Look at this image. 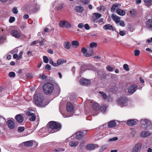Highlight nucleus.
I'll return each instance as SVG.
<instances>
[{
	"instance_id": "obj_30",
	"label": "nucleus",
	"mask_w": 152,
	"mask_h": 152,
	"mask_svg": "<svg viewBox=\"0 0 152 152\" xmlns=\"http://www.w3.org/2000/svg\"><path fill=\"white\" fill-rule=\"evenodd\" d=\"M78 143V141H72L69 142V145L72 147L76 146L77 145Z\"/></svg>"
},
{
	"instance_id": "obj_43",
	"label": "nucleus",
	"mask_w": 152,
	"mask_h": 152,
	"mask_svg": "<svg viewBox=\"0 0 152 152\" xmlns=\"http://www.w3.org/2000/svg\"><path fill=\"white\" fill-rule=\"evenodd\" d=\"M93 15L91 17V19L94 23H97L98 21L97 19Z\"/></svg>"
},
{
	"instance_id": "obj_1",
	"label": "nucleus",
	"mask_w": 152,
	"mask_h": 152,
	"mask_svg": "<svg viewBox=\"0 0 152 152\" xmlns=\"http://www.w3.org/2000/svg\"><path fill=\"white\" fill-rule=\"evenodd\" d=\"M49 125V132L50 133H53L60 131L62 127L61 124L58 122L52 121L48 123Z\"/></svg>"
},
{
	"instance_id": "obj_29",
	"label": "nucleus",
	"mask_w": 152,
	"mask_h": 152,
	"mask_svg": "<svg viewBox=\"0 0 152 152\" xmlns=\"http://www.w3.org/2000/svg\"><path fill=\"white\" fill-rule=\"evenodd\" d=\"M92 106L93 109L95 111H98L99 109V105L97 103H94L92 104Z\"/></svg>"
},
{
	"instance_id": "obj_6",
	"label": "nucleus",
	"mask_w": 152,
	"mask_h": 152,
	"mask_svg": "<svg viewBox=\"0 0 152 152\" xmlns=\"http://www.w3.org/2000/svg\"><path fill=\"white\" fill-rule=\"evenodd\" d=\"M137 89V85L136 84H133L128 87V91L129 94L132 95L134 93Z\"/></svg>"
},
{
	"instance_id": "obj_11",
	"label": "nucleus",
	"mask_w": 152,
	"mask_h": 152,
	"mask_svg": "<svg viewBox=\"0 0 152 152\" xmlns=\"http://www.w3.org/2000/svg\"><path fill=\"white\" fill-rule=\"evenodd\" d=\"M98 145L93 144H88L86 145V148L88 150H94L96 148L98 147Z\"/></svg>"
},
{
	"instance_id": "obj_7",
	"label": "nucleus",
	"mask_w": 152,
	"mask_h": 152,
	"mask_svg": "<svg viewBox=\"0 0 152 152\" xmlns=\"http://www.w3.org/2000/svg\"><path fill=\"white\" fill-rule=\"evenodd\" d=\"M87 133V131H83L77 132L76 134V138L78 140H80Z\"/></svg>"
},
{
	"instance_id": "obj_54",
	"label": "nucleus",
	"mask_w": 152,
	"mask_h": 152,
	"mask_svg": "<svg viewBox=\"0 0 152 152\" xmlns=\"http://www.w3.org/2000/svg\"><path fill=\"white\" fill-rule=\"evenodd\" d=\"M81 50L82 52L84 54L86 53L87 52V50L84 47L82 48Z\"/></svg>"
},
{
	"instance_id": "obj_58",
	"label": "nucleus",
	"mask_w": 152,
	"mask_h": 152,
	"mask_svg": "<svg viewBox=\"0 0 152 152\" xmlns=\"http://www.w3.org/2000/svg\"><path fill=\"white\" fill-rule=\"evenodd\" d=\"M141 121H144L145 122L146 124L147 125L149 124V123H150V121H149V120H147V119H142Z\"/></svg>"
},
{
	"instance_id": "obj_36",
	"label": "nucleus",
	"mask_w": 152,
	"mask_h": 152,
	"mask_svg": "<svg viewBox=\"0 0 152 152\" xmlns=\"http://www.w3.org/2000/svg\"><path fill=\"white\" fill-rule=\"evenodd\" d=\"M65 151V149L63 148H58L57 149H55L54 151H55L57 152H59L61 151Z\"/></svg>"
},
{
	"instance_id": "obj_21",
	"label": "nucleus",
	"mask_w": 152,
	"mask_h": 152,
	"mask_svg": "<svg viewBox=\"0 0 152 152\" xmlns=\"http://www.w3.org/2000/svg\"><path fill=\"white\" fill-rule=\"evenodd\" d=\"M146 25L148 28L152 30V19H148L147 21Z\"/></svg>"
},
{
	"instance_id": "obj_4",
	"label": "nucleus",
	"mask_w": 152,
	"mask_h": 152,
	"mask_svg": "<svg viewBox=\"0 0 152 152\" xmlns=\"http://www.w3.org/2000/svg\"><path fill=\"white\" fill-rule=\"evenodd\" d=\"M59 26L61 27L66 28H70L72 26L70 23L65 20H61L59 22Z\"/></svg>"
},
{
	"instance_id": "obj_25",
	"label": "nucleus",
	"mask_w": 152,
	"mask_h": 152,
	"mask_svg": "<svg viewBox=\"0 0 152 152\" xmlns=\"http://www.w3.org/2000/svg\"><path fill=\"white\" fill-rule=\"evenodd\" d=\"M119 5H120L119 4H113L111 7V11L113 12H114L116 9L117 10V9H118L117 8L118 7V6Z\"/></svg>"
},
{
	"instance_id": "obj_34",
	"label": "nucleus",
	"mask_w": 152,
	"mask_h": 152,
	"mask_svg": "<svg viewBox=\"0 0 152 152\" xmlns=\"http://www.w3.org/2000/svg\"><path fill=\"white\" fill-rule=\"evenodd\" d=\"M71 43L73 46H75L77 47L79 45L78 42L75 40L72 41Z\"/></svg>"
},
{
	"instance_id": "obj_50",
	"label": "nucleus",
	"mask_w": 152,
	"mask_h": 152,
	"mask_svg": "<svg viewBox=\"0 0 152 152\" xmlns=\"http://www.w3.org/2000/svg\"><path fill=\"white\" fill-rule=\"evenodd\" d=\"M120 25L123 27H124L125 26V24L124 23V21L123 20H120L119 21Z\"/></svg>"
},
{
	"instance_id": "obj_42",
	"label": "nucleus",
	"mask_w": 152,
	"mask_h": 152,
	"mask_svg": "<svg viewBox=\"0 0 152 152\" xmlns=\"http://www.w3.org/2000/svg\"><path fill=\"white\" fill-rule=\"evenodd\" d=\"M43 59L44 62L45 63H48L49 61L48 57L46 56H43Z\"/></svg>"
},
{
	"instance_id": "obj_2",
	"label": "nucleus",
	"mask_w": 152,
	"mask_h": 152,
	"mask_svg": "<svg viewBox=\"0 0 152 152\" xmlns=\"http://www.w3.org/2000/svg\"><path fill=\"white\" fill-rule=\"evenodd\" d=\"M44 97L42 94H36L34 97V101L37 105L42 107V104L44 101Z\"/></svg>"
},
{
	"instance_id": "obj_13",
	"label": "nucleus",
	"mask_w": 152,
	"mask_h": 152,
	"mask_svg": "<svg viewBox=\"0 0 152 152\" xmlns=\"http://www.w3.org/2000/svg\"><path fill=\"white\" fill-rule=\"evenodd\" d=\"M13 36L16 38H19L20 36V32L16 30H13L12 31Z\"/></svg>"
},
{
	"instance_id": "obj_62",
	"label": "nucleus",
	"mask_w": 152,
	"mask_h": 152,
	"mask_svg": "<svg viewBox=\"0 0 152 152\" xmlns=\"http://www.w3.org/2000/svg\"><path fill=\"white\" fill-rule=\"evenodd\" d=\"M48 53L51 54L53 53V50L51 49H50L48 50Z\"/></svg>"
},
{
	"instance_id": "obj_28",
	"label": "nucleus",
	"mask_w": 152,
	"mask_h": 152,
	"mask_svg": "<svg viewBox=\"0 0 152 152\" xmlns=\"http://www.w3.org/2000/svg\"><path fill=\"white\" fill-rule=\"evenodd\" d=\"M91 66L90 64H85L81 66V69L82 70L85 71L89 69V67Z\"/></svg>"
},
{
	"instance_id": "obj_39",
	"label": "nucleus",
	"mask_w": 152,
	"mask_h": 152,
	"mask_svg": "<svg viewBox=\"0 0 152 152\" xmlns=\"http://www.w3.org/2000/svg\"><path fill=\"white\" fill-rule=\"evenodd\" d=\"M106 69L110 72H112L114 70L113 68L110 65L107 66Z\"/></svg>"
},
{
	"instance_id": "obj_51",
	"label": "nucleus",
	"mask_w": 152,
	"mask_h": 152,
	"mask_svg": "<svg viewBox=\"0 0 152 152\" xmlns=\"http://www.w3.org/2000/svg\"><path fill=\"white\" fill-rule=\"evenodd\" d=\"M45 68L46 69L48 70H50L51 69V66L49 64H47L46 65Z\"/></svg>"
},
{
	"instance_id": "obj_53",
	"label": "nucleus",
	"mask_w": 152,
	"mask_h": 152,
	"mask_svg": "<svg viewBox=\"0 0 152 152\" xmlns=\"http://www.w3.org/2000/svg\"><path fill=\"white\" fill-rule=\"evenodd\" d=\"M107 148V146L106 145H104L102 146L101 148V150L103 151L105 150Z\"/></svg>"
},
{
	"instance_id": "obj_3",
	"label": "nucleus",
	"mask_w": 152,
	"mask_h": 152,
	"mask_svg": "<svg viewBox=\"0 0 152 152\" xmlns=\"http://www.w3.org/2000/svg\"><path fill=\"white\" fill-rule=\"evenodd\" d=\"M43 88L44 92L47 94H49L53 91L54 86L51 83H48L43 85Z\"/></svg>"
},
{
	"instance_id": "obj_52",
	"label": "nucleus",
	"mask_w": 152,
	"mask_h": 152,
	"mask_svg": "<svg viewBox=\"0 0 152 152\" xmlns=\"http://www.w3.org/2000/svg\"><path fill=\"white\" fill-rule=\"evenodd\" d=\"M63 4H61L59 5L57 7V9L58 10H61L63 7Z\"/></svg>"
},
{
	"instance_id": "obj_24",
	"label": "nucleus",
	"mask_w": 152,
	"mask_h": 152,
	"mask_svg": "<svg viewBox=\"0 0 152 152\" xmlns=\"http://www.w3.org/2000/svg\"><path fill=\"white\" fill-rule=\"evenodd\" d=\"M116 12L118 14L121 16L124 15L126 13L125 11L120 9H117Z\"/></svg>"
},
{
	"instance_id": "obj_55",
	"label": "nucleus",
	"mask_w": 152,
	"mask_h": 152,
	"mask_svg": "<svg viewBox=\"0 0 152 152\" xmlns=\"http://www.w3.org/2000/svg\"><path fill=\"white\" fill-rule=\"evenodd\" d=\"M81 2L85 4H87L89 2V0H81Z\"/></svg>"
},
{
	"instance_id": "obj_45",
	"label": "nucleus",
	"mask_w": 152,
	"mask_h": 152,
	"mask_svg": "<svg viewBox=\"0 0 152 152\" xmlns=\"http://www.w3.org/2000/svg\"><path fill=\"white\" fill-rule=\"evenodd\" d=\"M130 13L132 16H134L136 14V11L134 10H132L130 11Z\"/></svg>"
},
{
	"instance_id": "obj_20",
	"label": "nucleus",
	"mask_w": 152,
	"mask_h": 152,
	"mask_svg": "<svg viewBox=\"0 0 152 152\" xmlns=\"http://www.w3.org/2000/svg\"><path fill=\"white\" fill-rule=\"evenodd\" d=\"M145 5L148 7L152 6V0H143Z\"/></svg>"
},
{
	"instance_id": "obj_46",
	"label": "nucleus",
	"mask_w": 152,
	"mask_h": 152,
	"mask_svg": "<svg viewBox=\"0 0 152 152\" xmlns=\"http://www.w3.org/2000/svg\"><path fill=\"white\" fill-rule=\"evenodd\" d=\"M12 11L14 14H17L18 13V11L17 10V9L16 7H14L12 10Z\"/></svg>"
},
{
	"instance_id": "obj_47",
	"label": "nucleus",
	"mask_w": 152,
	"mask_h": 152,
	"mask_svg": "<svg viewBox=\"0 0 152 152\" xmlns=\"http://www.w3.org/2000/svg\"><path fill=\"white\" fill-rule=\"evenodd\" d=\"M134 55L135 56H137L139 55L140 54V51L139 50H136L134 51Z\"/></svg>"
},
{
	"instance_id": "obj_10",
	"label": "nucleus",
	"mask_w": 152,
	"mask_h": 152,
	"mask_svg": "<svg viewBox=\"0 0 152 152\" xmlns=\"http://www.w3.org/2000/svg\"><path fill=\"white\" fill-rule=\"evenodd\" d=\"M7 125L8 127L10 129H13L15 126L14 122L11 119L8 120L7 121Z\"/></svg>"
},
{
	"instance_id": "obj_5",
	"label": "nucleus",
	"mask_w": 152,
	"mask_h": 152,
	"mask_svg": "<svg viewBox=\"0 0 152 152\" xmlns=\"http://www.w3.org/2000/svg\"><path fill=\"white\" fill-rule=\"evenodd\" d=\"M128 101V99L127 97L125 96L121 97L119 98L118 100V102L119 104L122 106L126 105V104L127 103Z\"/></svg>"
},
{
	"instance_id": "obj_48",
	"label": "nucleus",
	"mask_w": 152,
	"mask_h": 152,
	"mask_svg": "<svg viewBox=\"0 0 152 152\" xmlns=\"http://www.w3.org/2000/svg\"><path fill=\"white\" fill-rule=\"evenodd\" d=\"M9 76L10 77H14L15 76V73L14 72H10L9 73Z\"/></svg>"
},
{
	"instance_id": "obj_33",
	"label": "nucleus",
	"mask_w": 152,
	"mask_h": 152,
	"mask_svg": "<svg viewBox=\"0 0 152 152\" xmlns=\"http://www.w3.org/2000/svg\"><path fill=\"white\" fill-rule=\"evenodd\" d=\"M26 76L28 79L30 80L33 77V75L31 73H28L26 75Z\"/></svg>"
},
{
	"instance_id": "obj_23",
	"label": "nucleus",
	"mask_w": 152,
	"mask_h": 152,
	"mask_svg": "<svg viewBox=\"0 0 152 152\" xmlns=\"http://www.w3.org/2000/svg\"><path fill=\"white\" fill-rule=\"evenodd\" d=\"M108 127L109 128L113 127L116 125V123L114 121H111L108 123Z\"/></svg>"
},
{
	"instance_id": "obj_15",
	"label": "nucleus",
	"mask_w": 152,
	"mask_h": 152,
	"mask_svg": "<svg viewBox=\"0 0 152 152\" xmlns=\"http://www.w3.org/2000/svg\"><path fill=\"white\" fill-rule=\"evenodd\" d=\"M15 119L19 123H21L23 121V117L20 114H18L16 115Z\"/></svg>"
},
{
	"instance_id": "obj_32",
	"label": "nucleus",
	"mask_w": 152,
	"mask_h": 152,
	"mask_svg": "<svg viewBox=\"0 0 152 152\" xmlns=\"http://www.w3.org/2000/svg\"><path fill=\"white\" fill-rule=\"evenodd\" d=\"M107 106L105 105H102L100 107V110L103 113H104L106 110Z\"/></svg>"
},
{
	"instance_id": "obj_16",
	"label": "nucleus",
	"mask_w": 152,
	"mask_h": 152,
	"mask_svg": "<svg viewBox=\"0 0 152 152\" xmlns=\"http://www.w3.org/2000/svg\"><path fill=\"white\" fill-rule=\"evenodd\" d=\"M151 133L148 131H142L141 133V136L143 137H147L150 135Z\"/></svg>"
},
{
	"instance_id": "obj_27",
	"label": "nucleus",
	"mask_w": 152,
	"mask_h": 152,
	"mask_svg": "<svg viewBox=\"0 0 152 152\" xmlns=\"http://www.w3.org/2000/svg\"><path fill=\"white\" fill-rule=\"evenodd\" d=\"M70 44L68 42H65L64 44V47L65 48L69 49L70 48Z\"/></svg>"
},
{
	"instance_id": "obj_41",
	"label": "nucleus",
	"mask_w": 152,
	"mask_h": 152,
	"mask_svg": "<svg viewBox=\"0 0 152 152\" xmlns=\"http://www.w3.org/2000/svg\"><path fill=\"white\" fill-rule=\"evenodd\" d=\"M97 44L96 43L92 42L90 44V47L91 48H93L94 47H96L97 46Z\"/></svg>"
},
{
	"instance_id": "obj_31",
	"label": "nucleus",
	"mask_w": 152,
	"mask_h": 152,
	"mask_svg": "<svg viewBox=\"0 0 152 152\" xmlns=\"http://www.w3.org/2000/svg\"><path fill=\"white\" fill-rule=\"evenodd\" d=\"M65 62L66 61H65L64 59L60 58L57 60L56 64H57V66H58V65L62 64Z\"/></svg>"
},
{
	"instance_id": "obj_17",
	"label": "nucleus",
	"mask_w": 152,
	"mask_h": 152,
	"mask_svg": "<svg viewBox=\"0 0 152 152\" xmlns=\"http://www.w3.org/2000/svg\"><path fill=\"white\" fill-rule=\"evenodd\" d=\"M103 28L105 30H108L112 31H113L114 30L113 27L110 24H108L104 25Z\"/></svg>"
},
{
	"instance_id": "obj_61",
	"label": "nucleus",
	"mask_w": 152,
	"mask_h": 152,
	"mask_svg": "<svg viewBox=\"0 0 152 152\" xmlns=\"http://www.w3.org/2000/svg\"><path fill=\"white\" fill-rule=\"evenodd\" d=\"M92 55V53H86L85 55V56L87 57H89L91 56Z\"/></svg>"
},
{
	"instance_id": "obj_22",
	"label": "nucleus",
	"mask_w": 152,
	"mask_h": 152,
	"mask_svg": "<svg viewBox=\"0 0 152 152\" xmlns=\"http://www.w3.org/2000/svg\"><path fill=\"white\" fill-rule=\"evenodd\" d=\"M24 145L27 147H31L33 144V142L32 140H29L23 142Z\"/></svg>"
},
{
	"instance_id": "obj_59",
	"label": "nucleus",
	"mask_w": 152,
	"mask_h": 152,
	"mask_svg": "<svg viewBox=\"0 0 152 152\" xmlns=\"http://www.w3.org/2000/svg\"><path fill=\"white\" fill-rule=\"evenodd\" d=\"M84 26V25L82 23H80L78 25V27L79 28H81Z\"/></svg>"
},
{
	"instance_id": "obj_60",
	"label": "nucleus",
	"mask_w": 152,
	"mask_h": 152,
	"mask_svg": "<svg viewBox=\"0 0 152 152\" xmlns=\"http://www.w3.org/2000/svg\"><path fill=\"white\" fill-rule=\"evenodd\" d=\"M86 30H88L89 29V26L88 24H86L84 26Z\"/></svg>"
},
{
	"instance_id": "obj_12",
	"label": "nucleus",
	"mask_w": 152,
	"mask_h": 152,
	"mask_svg": "<svg viewBox=\"0 0 152 152\" xmlns=\"http://www.w3.org/2000/svg\"><path fill=\"white\" fill-rule=\"evenodd\" d=\"M80 82L81 85L87 86L90 84V81L89 80L83 78L80 80Z\"/></svg>"
},
{
	"instance_id": "obj_8",
	"label": "nucleus",
	"mask_w": 152,
	"mask_h": 152,
	"mask_svg": "<svg viewBox=\"0 0 152 152\" xmlns=\"http://www.w3.org/2000/svg\"><path fill=\"white\" fill-rule=\"evenodd\" d=\"M142 147V144L138 143L135 144L132 149V152H140Z\"/></svg>"
},
{
	"instance_id": "obj_38",
	"label": "nucleus",
	"mask_w": 152,
	"mask_h": 152,
	"mask_svg": "<svg viewBox=\"0 0 152 152\" xmlns=\"http://www.w3.org/2000/svg\"><path fill=\"white\" fill-rule=\"evenodd\" d=\"M99 93L101 94L102 96V97L104 99H106L107 98V96L106 94L104 92L102 91H99Z\"/></svg>"
},
{
	"instance_id": "obj_26",
	"label": "nucleus",
	"mask_w": 152,
	"mask_h": 152,
	"mask_svg": "<svg viewBox=\"0 0 152 152\" xmlns=\"http://www.w3.org/2000/svg\"><path fill=\"white\" fill-rule=\"evenodd\" d=\"M75 10L77 12H82L84 10L83 8L80 5L77 6L75 7Z\"/></svg>"
},
{
	"instance_id": "obj_9",
	"label": "nucleus",
	"mask_w": 152,
	"mask_h": 152,
	"mask_svg": "<svg viewBox=\"0 0 152 152\" xmlns=\"http://www.w3.org/2000/svg\"><path fill=\"white\" fill-rule=\"evenodd\" d=\"M26 114L28 116L31 117L29 119L30 121H34L36 119V116L34 113L30 111H27L26 113Z\"/></svg>"
},
{
	"instance_id": "obj_40",
	"label": "nucleus",
	"mask_w": 152,
	"mask_h": 152,
	"mask_svg": "<svg viewBox=\"0 0 152 152\" xmlns=\"http://www.w3.org/2000/svg\"><path fill=\"white\" fill-rule=\"evenodd\" d=\"M123 68L126 71H129V70L128 65L127 64H125L124 65Z\"/></svg>"
},
{
	"instance_id": "obj_56",
	"label": "nucleus",
	"mask_w": 152,
	"mask_h": 152,
	"mask_svg": "<svg viewBox=\"0 0 152 152\" xmlns=\"http://www.w3.org/2000/svg\"><path fill=\"white\" fill-rule=\"evenodd\" d=\"M119 34L121 36H124L126 34L124 31H120L119 32Z\"/></svg>"
},
{
	"instance_id": "obj_35",
	"label": "nucleus",
	"mask_w": 152,
	"mask_h": 152,
	"mask_svg": "<svg viewBox=\"0 0 152 152\" xmlns=\"http://www.w3.org/2000/svg\"><path fill=\"white\" fill-rule=\"evenodd\" d=\"M93 15H95V16L98 19L100 18L102 15L99 13H95L93 14Z\"/></svg>"
},
{
	"instance_id": "obj_18",
	"label": "nucleus",
	"mask_w": 152,
	"mask_h": 152,
	"mask_svg": "<svg viewBox=\"0 0 152 152\" xmlns=\"http://www.w3.org/2000/svg\"><path fill=\"white\" fill-rule=\"evenodd\" d=\"M112 18L116 23H119L120 18L115 14H113L112 16Z\"/></svg>"
},
{
	"instance_id": "obj_44",
	"label": "nucleus",
	"mask_w": 152,
	"mask_h": 152,
	"mask_svg": "<svg viewBox=\"0 0 152 152\" xmlns=\"http://www.w3.org/2000/svg\"><path fill=\"white\" fill-rule=\"evenodd\" d=\"M49 62L54 66H58L57 64L56 63H54L51 60H49Z\"/></svg>"
},
{
	"instance_id": "obj_57",
	"label": "nucleus",
	"mask_w": 152,
	"mask_h": 152,
	"mask_svg": "<svg viewBox=\"0 0 152 152\" xmlns=\"http://www.w3.org/2000/svg\"><path fill=\"white\" fill-rule=\"evenodd\" d=\"M118 138L117 137H115L111 138L109 140L110 141H116L118 140Z\"/></svg>"
},
{
	"instance_id": "obj_63",
	"label": "nucleus",
	"mask_w": 152,
	"mask_h": 152,
	"mask_svg": "<svg viewBox=\"0 0 152 152\" xmlns=\"http://www.w3.org/2000/svg\"><path fill=\"white\" fill-rule=\"evenodd\" d=\"M49 29L48 28H46L44 30V31L42 33V34H45V32H48L49 31Z\"/></svg>"
},
{
	"instance_id": "obj_64",
	"label": "nucleus",
	"mask_w": 152,
	"mask_h": 152,
	"mask_svg": "<svg viewBox=\"0 0 152 152\" xmlns=\"http://www.w3.org/2000/svg\"><path fill=\"white\" fill-rule=\"evenodd\" d=\"M27 54L28 56H30L32 55V53L31 51H29L27 52Z\"/></svg>"
},
{
	"instance_id": "obj_14",
	"label": "nucleus",
	"mask_w": 152,
	"mask_h": 152,
	"mask_svg": "<svg viewBox=\"0 0 152 152\" xmlns=\"http://www.w3.org/2000/svg\"><path fill=\"white\" fill-rule=\"evenodd\" d=\"M66 109L67 111L68 112H72L74 110L73 105L69 102H67L66 106Z\"/></svg>"
},
{
	"instance_id": "obj_19",
	"label": "nucleus",
	"mask_w": 152,
	"mask_h": 152,
	"mask_svg": "<svg viewBox=\"0 0 152 152\" xmlns=\"http://www.w3.org/2000/svg\"><path fill=\"white\" fill-rule=\"evenodd\" d=\"M136 124V121L133 119L129 120L127 122V124L130 126L134 125Z\"/></svg>"
},
{
	"instance_id": "obj_49",
	"label": "nucleus",
	"mask_w": 152,
	"mask_h": 152,
	"mask_svg": "<svg viewBox=\"0 0 152 152\" xmlns=\"http://www.w3.org/2000/svg\"><path fill=\"white\" fill-rule=\"evenodd\" d=\"M15 20V18L14 17H11L9 19V21L10 23H12Z\"/></svg>"
},
{
	"instance_id": "obj_37",
	"label": "nucleus",
	"mask_w": 152,
	"mask_h": 152,
	"mask_svg": "<svg viewBox=\"0 0 152 152\" xmlns=\"http://www.w3.org/2000/svg\"><path fill=\"white\" fill-rule=\"evenodd\" d=\"M25 130V128L23 126H20L18 128V131L19 132H23Z\"/></svg>"
}]
</instances>
